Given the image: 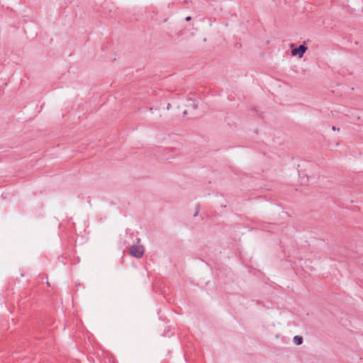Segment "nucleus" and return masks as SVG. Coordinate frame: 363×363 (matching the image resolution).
<instances>
[{
	"mask_svg": "<svg viewBox=\"0 0 363 363\" xmlns=\"http://www.w3.org/2000/svg\"><path fill=\"white\" fill-rule=\"evenodd\" d=\"M332 130H334V131H335V130H340V128H336L335 126H333V127H332Z\"/></svg>",
	"mask_w": 363,
	"mask_h": 363,
	"instance_id": "nucleus-6",
	"label": "nucleus"
},
{
	"mask_svg": "<svg viewBox=\"0 0 363 363\" xmlns=\"http://www.w3.org/2000/svg\"><path fill=\"white\" fill-rule=\"evenodd\" d=\"M307 50V46L303 44L300 45L298 48H295L291 50V55H298L299 57H302Z\"/></svg>",
	"mask_w": 363,
	"mask_h": 363,
	"instance_id": "nucleus-2",
	"label": "nucleus"
},
{
	"mask_svg": "<svg viewBox=\"0 0 363 363\" xmlns=\"http://www.w3.org/2000/svg\"><path fill=\"white\" fill-rule=\"evenodd\" d=\"M145 250L143 246L142 245H133L130 248V254L131 256L136 257V258H140L143 257L144 254Z\"/></svg>",
	"mask_w": 363,
	"mask_h": 363,
	"instance_id": "nucleus-1",
	"label": "nucleus"
},
{
	"mask_svg": "<svg viewBox=\"0 0 363 363\" xmlns=\"http://www.w3.org/2000/svg\"><path fill=\"white\" fill-rule=\"evenodd\" d=\"M169 107H170V104H167V109H169Z\"/></svg>",
	"mask_w": 363,
	"mask_h": 363,
	"instance_id": "nucleus-8",
	"label": "nucleus"
},
{
	"mask_svg": "<svg viewBox=\"0 0 363 363\" xmlns=\"http://www.w3.org/2000/svg\"><path fill=\"white\" fill-rule=\"evenodd\" d=\"M293 342L296 345H300L303 343V337L299 335H296L294 337Z\"/></svg>",
	"mask_w": 363,
	"mask_h": 363,
	"instance_id": "nucleus-4",
	"label": "nucleus"
},
{
	"mask_svg": "<svg viewBox=\"0 0 363 363\" xmlns=\"http://www.w3.org/2000/svg\"><path fill=\"white\" fill-rule=\"evenodd\" d=\"M199 206H197V209H196V211L195 212V213L194 214V216L196 217L198 216V213H199Z\"/></svg>",
	"mask_w": 363,
	"mask_h": 363,
	"instance_id": "nucleus-5",
	"label": "nucleus"
},
{
	"mask_svg": "<svg viewBox=\"0 0 363 363\" xmlns=\"http://www.w3.org/2000/svg\"><path fill=\"white\" fill-rule=\"evenodd\" d=\"M191 19V16H187V17L186 18V21H189Z\"/></svg>",
	"mask_w": 363,
	"mask_h": 363,
	"instance_id": "nucleus-7",
	"label": "nucleus"
},
{
	"mask_svg": "<svg viewBox=\"0 0 363 363\" xmlns=\"http://www.w3.org/2000/svg\"><path fill=\"white\" fill-rule=\"evenodd\" d=\"M186 106L188 107H192L194 109H196L198 108V104L191 99L187 100Z\"/></svg>",
	"mask_w": 363,
	"mask_h": 363,
	"instance_id": "nucleus-3",
	"label": "nucleus"
}]
</instances>
